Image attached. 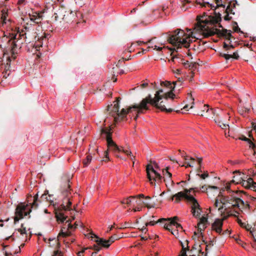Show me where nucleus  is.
Wrapping results in <instances>:
<instances>
[{
  "label": "nucleus",
  "mask_w": 256,
  "mask_h": 256,
  "mask_svg": "<svg viewBox=\"0 0 256 256\" xmlns=\"http://www.w3.org/2000/svg\"><path fill=\"white\" fill-rule=\"evenodd\" d=\"M130 58H128V59H127V58H122V59L120 60H118V64H116V66H117L118 67H119V66L122 64V62H124V61L127 60H130Z\"/></svg>",
  "instance_id": "55"
},
{
  "label": "nucleus",
  "mask_w": 256,
  "mask_h": 256,
  "mask_svg": "<svg viewBox=\"0 0 256 256\" xmlns=\"http://www.w3.org/2000/svg\"><path fill=\"white\" fill-rule=\"evenodd\" d=\"M250 189L256 192V182L253 181V182L250 184Z\"/></svg>",
  "instance_id": "56"
},
{
  "label": "nucleus",
  "mask_w": 256,
  "mask_h": 256,
  "mask_svg": "<svg viewBox=\"0 0 256 256\" xmlns=\"http://www.w3.org/2000/svg\"><path fill=\"white\" fill-rule=\"evenodd\" d=\"M190 67H189L190 69H194L196 68L197 66V64L196 62H191L190 63Z\"/></svg>",
  "instance_id": "61"
},
{
  "label": "nucleus",
  "mask_w": 256,
  "mask_h": 256,
  "mask_svg": "<svg viewBox=\"0 0 256 256\" xmlns=\"http://www.w3.org/2000/svg\"><path fill=\"white\" fill-rule=\"evenodd\" d=\"M66 16L64 18L63 22L67 24H72L75 22L76 24L80 23V22L77 20L78 14H80V12H66Z\"/></svg>",
  "instance_id": "14"
},
{
  "label": "nucleus",
  "mask_w": 256,
  "mask_h": 256,
  "mask_svg": "<svg viewBox=\"0 0 256 256\" xmlns=\"http://www.w3.org/2000/svg\"><path fill=\"white\" fill-rule=\"evenodd\" d=\"M132 228V224L130 222H126L124 223V224L122 227L120 228H119L122 229V228Z\"/></svg>",
  "instance_id": "48"
},
{
  "label": "nucleus",
  "mask_w": 256,
  "mask_h": 256,
  "mask_svg": "<svg viewBox=\"0 0 256 256\" xmlns=\"http://www.w3.org/2000/svg\"><path fill=\"white\" fill-rule=\"evenodd\" d=\"M202 6L206 7V6H208L209 8H213L214 6H213L212 4H210L208 2H207L206 0H202Z\"/></svg>",
  "instance_id": "43"
},
{
  "label": "nucleus",
  "mask_w": 256,
  "mask_h": 256,
  "mask_svg": "<svg viewBox=\"0 0 256 256\" xmlns=\"http://www.w3.org/2000/svg\"><path fill=\"white\" fill-rule=\"evenodd\" d=\"M219 199L217 198L216 199L215 202L214 204V206L216 208H217L218 206L219 205L221 204H220V202H218Z\"/></svg>",
  "instance_id": "63"
},
{
  "label": "nucleus",
  "mask_w": 256,
  "mask_h": 256,
  "mask_svg": "<svg viewBox=\"0 0 256 256\" xmlns=\"http://www.w3.org/2000/svg\"><path fill=\"white\" fill-rule=\"evenodd\" d=\"M204 109L202 111H204L206 110V114H205V116L208 117V114H212L214 115V116H215V115H216V116L218 114V110H214L212 108L209 109L208 108V106L204 105Z\"/></svg>",
  "instance_id": "32"
},
{
  "label": "nucleus",
  "mask_w": 256,
  "mask_h": 256,
  "mask_svg": "<svg viewBox=\"0 0 256 256\" xmlns=\"http://www.w3.org/2000/svg\"><path fill=\"white\" fill-rule=\"evenodd\" d=\"M15 34H16V36L18 38H22L21 40L24 39V42L27 44L30 43L33 40H34V38H30V36H28L26 32H24L23 30H22L21 31L18 30L16 33H15Z\"/></svg>",
  "instance_id": "22"
},
{
  "label": "nucleus",
  "mask_w": 256,
  "mask_h": 256,
  "mask_svg": "<svg viewBox=\"0 0 256 256\" xmlns=\"http://www.w3.org/2000/svg\"><path fill=\"white\" fill-rule=\"evenodd\" d=\"M132 200H136V196H130L126 199V204L129 205L132 202Z\"/></svg>",
  "instance_id": "44"
},
{
  "label": "nucleus",
  "mask_w": 256,
  "mask_h": 256,
  "mask_svg": "<svg viewBox=\"0 0 256 256\" xmlns=\"http://www.w3.org/2000/svg\"><path fill=\"white\" fill-rule=\"evenodd\" d=\"M228 213V216H224V217H228V216H234V217H236V218H238V216L236 215V214H238V212L236 211H235L234 212H227Z\"/></svg>",
  "instance_id": "45"
},
{
  "label": "nucleus",
  "mask_w": 256,
  "mask_h": 256,
  "mask_svg": "<svg viewBox=\"0 0 256 256\" xmlns=\"http://www.w3.org/2000/svg\"><path fill=\"white\" fill-rule=\"evenodd\" d=\"M43 19L42 12V14H36V16H33L30 20H33L36 24H39L41 22V20Z\"/></svg>",
  "instance_id": "34"
},
{
  "label": "nucleus",
  "mask_w": 256,
  "mask_h": 256,
  "mask_svg": "<svg viewBox=\"0 0 256 256\" xmlns=\"http://www.w3.org/2000/svg\"><path fill=\"white\" fill-rule=\"evenodd\" d=\"M156 38H152L151 39H150V40H148V42H144V41H140V40H138L136 42V43L138 44V45H140L141 44H150L152 42V40H154V39Z\"/></svg>",
  "instance_id": "47"
},
{
  "label": "nucleus",
  "mask_w": 256,
  "mask_h": 256,
  "mask_svg": "<svg viewBox=\"0 0 256 256\" xmlns=\"http://www.w3.org/2000/svg\"><path fill=\"white\" fill-rule=\"evenodd\" d=\"M163 90L160 89L156 92L154 98H152L150 94L146 98H143L141 100L140 112H142V110H150L148 102L154 104H155L156 102L160 101L163 98H164V94H163Z\"/></svg>",
  "instance_id": "6"
},
{
  "label": "nucleus",
  "mask_w": 256,
  "mask_h": 256,
  "mask_svg": "<svg viewBox=\"0 0 256 256\" xmlns=\"http://www.w3.org/2000/svg\"><path fill=\"white\" fill-rule=\"evenodd\" d=\"M168 167H167L166 169L163 170V174L164 176L167 175L168 176L170 182L171 183L172 186H173L174 184V182L171 180L172 174L168 171Z\"/></svg>",
  "instance_id": "38"
},
{
  "label": "nucleus",
  "mask_w": 256,
  "mask_h": 256,
  "mask_svg": "<svg viewBox=\"0 0 256 256\" xmlns=\"http://www.w3.org/2000/svg\"><path fill=\"white\" fill-rule=\"evenodd\" d=\"M48 194V190L45 191L44 194H42V196H41L40 199H41V200H46V201L50 202V204H52V202H53V200H51V197L52 196V195L48 194V197H49V198H48V197L47 196Z\"/></svg>",
  "instance_id": "36"
},
{
  "label": "nucleus",
  "mask_w": 256,
  "mask_h": 256,
  "mask_svg": "<svg viewBox=\"0 0 256 256\" xmlns=\"http://www.w3.org/2000/svg\"><path fill=\"white\" fill-rule=\"evenodd\" d=\"M197 175L198 176L201 178L204 179V180L208 176V174L207 172L204 174H198Z\"/></svg>",
  "instance_id": "54"
},
{
  "label": "nucleus",
  "mask_w": 256,
  "mask_h": 256,
  "mask_svg": "<svg viewBox=\"0 0 256 256\" xmlns=\"http://www.w3.org/2000/svg\"><path fill=\"white\" fill-rule=\"evenodd\" d=\"M190 199L192 200L191 202L192 204V214L193 216L196 218H200V213L202 212V209L200 208V206L195 198H190Z\"/></svg>",
  "instance_id": "16"
},
{
  "label": "nucleus",
  "mask_w": 256,
  "mask_h": 256,
  "mask_svg": "<svg viewBox=\"0 0 256 256\" xmlns=\"http://www.w3.org/2000/svg\"><path fill=\"white\" fill-rule=\"evenodd\" d=\"M216 3L217 7H222L225 8L226 6L222 4V0H216Z\"/></svg>",
  "instance_id": "49"
},
{
  "label": "nucleus",
  "mask_w": 256,
  "mask_h": 256,
  "mask_svg": "<svg viewBox=\"0 0 256 256\" xmlns=\"http://www.w3.org/2000/svg\"><path fill=\"white\" fill-rule=\"evenodd\" d=\"M218 198L220 200V204H222L221 206H220V207L218 208V210L222 213V215H224L225 213V210H226V208H224V211H223V209L224 207L226 206V205L228 204H229V202L230 201V196H224L222 194V192H220L218 196Z\"/></svg>",
  "instance_id": "17"
},
{
  "label": "nucleus",
  "mask_w": 256,
  "mask_h": 256,
  "mask_svg": "<svg viewBox=\"0 0 256 256\" xmlns=\"http://www.w3.org/2000/svg\"><path fill=\"white\" fill-rule=\"evenodd\" d=\"M220 18H214V16H208L202 20H198L194 29L202 32L204 37L208 38L210 36L216 34L219 37H224L226 39L230 40L232 36L231 31L226 29L219 30L218 28H211L208 25H212L217 24L220 20Z\"/></svg>",
  "instance_id": "2"
},
{
  "label": "nucleus",
  "mask_w": 256,
  "mask_h": 256,
  "mask_svg": "<svg viewBox=\"0 0 256 256\" xmlns=\"http://www.w3.org/2000/svg\"><path fill=\"white\" fill-rule=\"evenodd\" d=\"M102 134H106V140L107 142V145L108 150H112L114 152H121V148L118 147L116 144L112 140V132L110 128H102L101 130Z\"/></svg>",
  "instance_id": "11"
},
{
  "label": "nucleus",
  "mask_w": 256,
  "mask_h": 256,
  "mask_svg": "<svg viewBox=\"0 0 256 256\" xmlns=\"http://www.w3.org/2000/svg\"><path fill=\"white\" fill-rule=\"evenodd\" d=\"M122 152L126 154V155H128L129 156H131L132 152L128 150H124L122 148H121Z\"/></svg>",
  "instance_id": "51"
},
{
  "label": "nucleus",
  "mask_w": 256,
  "mask_h": 256,
  "mask_svg": "<svg viewBox=\"0 0 256 256\" xmlns=\"http://www.w3.org/2000/svg\"><path fill=\"white\" fill-rule=\"evenodd\" d=\"M225 188L230 194V198L229 200L230 201L229 204H231L232 207L240 208V205L244 206V202L240 198V194L242 193L245 194L244 191L231 190L230 184L226 186Z\"/></svg>",
  "instance_id": "5"
},
{
  "label": "nucleus",
  "mask_w": 256,
  "mask_h": 256,
  "mask_svg": "<svg viewBox=\"0 0 256 256\" xmlns=\"http://www.w3.org/2000/svg\"><path fill=\"white\" fill-rule=\"evenodd\" d=\"M168 42L176 48L177 49L181 48L182 46L188 48L190 46V44L192 42V40H188L182 39V40L179 36L176 35L175 31L172 34H170L168 38Z\"/></svg>",
  "instance_id": "9"
},
{
  "label": "nucleus",
  "mask_w": 256,
  "mask_h": 256,
  "mask_svg": "<svg viewBox=\"0 0 256 256\" xmlns=\"http://www.w3.org/2000/svg\"><path fill=\"white\" fill-rule=\"evenodd\" d=\"M253 182V179L251 178H248L246 180L245 178L242 180V182H240V184H241L242 186L246 188L250 189V184Z\"/></svg>",
  "instance_id": "31"
},
{
  "label": "nucleus",
  "mask_w": 256,
  "mask_h": 256,
  "mask_svg": "<svg viewBox=\"0 0 256 256\" xmlns=\"http://www.w3.org/2000/svg\"><path fill=\"white\" fill-rule=\"evenodd\" d=\"M174 52H172L171 54V56L172 58L170 60H169L168 62H172L174 64H176L177 63H181L182 64L184 59L179 54H174Z\"/></svg>",
  "instance_id": "26"
},
{
  "label": "nucleus",
  "mask_w": 256,
  "mask_h": 256,
  "mask_svg": "<svg viewBox=\"0 0 256 256\" xmlns=\"http://www.w3.org/2000/svg\"><path fill=\"white\" fill-rule=\"evenodd\" d=\"M182 78H178L177 81L174 82H173V85H174L173 86H172V84L170 83V82H167V81H166L165 82H161V85L162 86L164 85L166 87H170V88H172V89H174L176 86V84L178 83H180V86H182Z\"/></svg>",
  "instance_id": "28"
},
{
  "label": "nucleus",
  "mask_w": 256,
  "mask_h": 256,
  "mask_svg": "<svg viewBox=\"0 0 256 256\" xmlns=\"http://www.w3.org/2000/svg\"><path fill=\"white\" fill-rule=\"evenodd\" d=\"M92 158V153L87 156L86 159L83 161V164L84 166H88V164L91 162Z\"/></svg>",
  "instance_id": "40"
},
{
  "label": "nucleus",
  "mask_w": 256,
  "mask_h": 256,
  "mask_svg": "<svg viewBox=\"0 0 256 256\" xmlns=\"http://www.w3.org/2000/svg\"><path fill=\"white\" fill-rule=\"evenodd\" d=\"M145 206H146L148 208H153L154 206H150V205L148 202L147 200H145L144 202H142Z\"/></svg>",
  "instance_id": "57"
},
{
  "label": "nucleus",
  "mask_w": 256,
  "mask_h": 256,
  "mask_svg": "<svg viewBox=\"0 0 256 256\" xmlns=\"http://www.w3.org/2000/svg\"><path fill=\"white\" fill-rule=\"evenodd\" d=\"M71 178L72 176L70 175H64L61 178L62 184L64 186L61 194L62 203L58 209L55 210L56 220L60 222L64 223L67 218V216H65L64 212L72 210L70 208L72 197L70 184Z\"/></svg>",
  "instance_id": "1"
},
{
  "label": "nucleus",
  "mask_w": 256,
  "mask_h": 256,
  "mask_svg": "<svg viewBox=\"0 0 256 256\" xmlns=\"http://www.w3.org/2000/svg\"><path fill=\"white\" fill-rule=\"evenodd\" d=\"M150 105L158 108V109H160V110L162 111H163V112H172V111H175L177 113H179L180 112V110H174L172 108H166V106H164V102L163 101H158L156 102L155 104H151L150 102H148V106H150Z\"/></svg>",
  "instance_id": "19"
},
{
  "label": "nucleus",
  "mask_w": 256,
  "mask_h": 256,
  "mask_svg": "<svg viewBox=\"0 0 256 256\" xmlns=\"http://www.w3.org/2000/svg\"><path fill=\"white\" fill-rule=\"evenodd\" d=\"M240 139L246 142L249 144V147L252 148L254 152V155L256 154L254 149L256 148V144L252 140H250V139L246 138L243 135L240 138Z\"/></svg>",
  "instance_id": "29"
},
{
  "label": "nucleus",
  "mask_w": 256,
  "mask_h": 256,
  "mask_svg": "<svg viewBox=\"0 0 256 256\" xmlns=\"http://www.w3.org/2000/svg\"><path fill=\"white\" fill-rule=\"evenodd\" d=\"M98 246H99V245L97 246V245L94 244V245L93 246V248H93L94 250H96V252H98L100 251V248H100V247H99Z\"/></svg>",
  "instance_id": "60"
},
{
  "label": "nucleus",
  "mask_w": 256,
  "mask_h": 256,
  "mask_svg": "<svg viewBox=\"0 0 256 256\" xmlns=\"http://www.w3.org/2000/svg\"><path fill=\"white\" fill-rule=\"evenodd\" d=\"M250 234L252 236L254 242H256V234L255 232H253V231H250Z\"/></svg>",
  "instance_id": "64"
},
{
  "label": "nucleus",
  "mask_w": 256,
  "mask_h": 256,
  "mask_svg": "<svg viewBox=\"0 0 256 256\" xmlns=\"http://www.w3.org/2000/svg\"><path fill=\"white\" fill-rule=\"evenodd\" d=\"M2 17H1V18L2 20V24H6V16H7V14H6V12H4V11H2Z\"/></svg>",
  "instance_id": "50"
},
{
  "label": "nucleus",
  "mask_w": 256,
  "mask_h": 256,
  "mask_svg": "<svg viewBox=\"0 0 256 256\" xmlns=\"http://www.w3.org/2000/svg\"><path fill=\"white\" fill-rule=\"evenodd\" d=\"M234 176H233V180L230 181V182L226 183L227 184H230H230L233 183L234 184H240V182H242V180L244 178H246L247 176H246L244 174L241 173L238 170H236L234 172Z\"/></svg>",
  "instance_id": "18"
},
{
  "label": "nucleus",
  "mask_w": 256,
  "mask_h": 256,
  "mask_svg": "<svg viewBox=\"0 0 256 256\" xmlns=\"http://www.w3.org/2000/svg\"><path fill=\"white\" fill-rule=\"evenodd\" d=\"M227 218V217H224L222 219L217 218L212 224V230L216 231L217 233L221 234L222 231V226H223V220Z\"/></svg>",
  "instance_id": "20"
},
{
  "label": "nucleus",
  "mask_w": 256,
  "mask_h": 256,
  "mask_svg": "<svg viewBox=\"0 0 256 256\" xmlns=\"http://www.w3.org/2000/svg\"><path fill=\"white\" fill-rule=\"evenodd\" d=\"M86 236L88 238H91L92 240L93 238H96L94 240L96 242L98 245L102 247L105 248H108L110 245L113 243L116 240H119L122 236H120L116 234L111 236L108 240H106L102 238H100L98 236L93 234L92 232L88 234Z\"/></svg>",
  "instance_id": "8"
},
{
  "label": "nucleus",
  "mask_w": 256,
  "mask_h": 256,
  "mask_svg": "<svg viewBox=\"0 0 256 256\" xmlns=\"http://www.w3.org/2000/svg\"><path fill=\"white\" fill-rule=\"evenodd\" d=\"M220 56L226 60H229L230 58H232L234 59L238 60L239 58V56L237 52H234L232 54H220Z\"/></svg>",
  "instance_id": "33"
},
{
  "label": "nucleus",
  "mask_w": 256,
  "mask_h": 256,
  "mask_svg": "<svg viewBox=\"0 0 256 256\" xmlns=\"http://www.w3.org/2000/svg\"><path fill=\"white\" fill-rule=\"evenodd\" d=\"M22 30H24V32H26L28 36H30L31 34H34L33 37L34 40L36 41L35 44V46L36 48L42 46L44 42H46L48 38L50 37V34H46L45 32H44L41 36H36L35 34L36 32H33V31H34V29L31 26H25Z\"/></svg>",
  "instance_id": "7"
},
{
  "label": "nucleus",
  "mask_w": 256,
  "mask_h": 256,
  "mask_svg": "<svg viewBox=\"0 0 256 256\" xmlns=\"http://www.w3.org/2000/svg\"><path fill=\"white\" fill-rule=\"evenodd\" d=\"M234 24H236V26H234V27H233L234 30L235 32H240L243 33V32L240 30V28L238 26L237 23L236 22H234Z\"/></svg>",
  "instance_id": "53"
},
{
  "label": "nucleus",
  "mask_w": 256,
  "mask_h": 256,
  "mask_svg": "<svg viewBox=\"0 0 256 256\" xmlns=\"http://www.w3.org/2000/svg\"><path fill=\"white\" fill-rule=\"evenodd\" d=\"M168 220L170 221V223L168 224H165L164 228L165 229L168 230V231H170L172 230V226H173V224H171V220Z\"/></svg>",
  "instance_id": "46"
},
{
  "label": "nucleus",
  "mask_w": 256,
  "mask_h": 256,
  "mask_svg": "<svg viewBox=\"0 0 256 256\" xmlns=\"http://www.w3.org/2000/svg\"><path fill=\"white\" fill-rule=\"evenodd\" d=\"M171 88L172 90L170 92L164 93V99L166 100L168 98L173 100L175 97V94L172 92L174 89H172V88Z\"/></svg>",
  "instance_id": "39"
},
{
  "label": "nucleus",
  "mask_w": 256,
  "mask_h": 256,
  "mask_svg": "<svg viewBox=\"0 0 256 256\" xmlns=\"http://www.w3.org/2000/svg\"><path fill=\"white\" fill-rule=\"evenodd\" d=\"M8 38H9L8 40V49L12 54L14 53L18 48H21L22 44L24 43V39L21 40L22 38H18L15 33L9 34Z\"/></svg>",
  "instance_id": "10"
},
{
  "label": "nucleus",
  "mask_w": 256,
  "mask_h": 256,
  "mask_svg": "<svg viewBox=\"0 0 256 256\" xmlns=\"http://www.w3.org/2000/svg\"><path fill=\"white\" fill-rule=\"evenodd\" d=\"M66 13V11L64 8H59L56 12H54L53 16L56 21L60 20H61L63 21Z\"/></svg>",
  "instance_id": "24"
},
{
  "label": "nucleus",
  "mask_w": 256,
  "mask_h": 256,
  "mask_svg": "<svg viewBox=\"0 0 256 256\" xmlns=\"http://www.w3.org/2000/svg\"><path fill=\"white\" fill-rule=\"evenodd\" d=\"M120 99V97L117 98L116 100L114 102V105L112 104L108 105L106 108L108 114L114 118V120L115 123L126 120L127 114L132 112V109H134L136 112V114L134 118L135 120H137L139 114H144L146 111L149 110H142V112H140V102L139 104H134L129 106L128 109L122 108L121 111L119 112V102Z\"/></svg>",
  "instance_id": "3"
},
{
  "label": "nucleus",
  "mask_w": 256,
  "mask_h": 256,
  "mask_svg": "<svg viewBox=\"0 0 256 256\" xmlns=\"http://www.w3.org/2000/svg\"><path fill=\"white\" fill-rule=\"evenodd\" d=\"M214 118L212 117V118H214V120L218 126H219L222 129H226L227 128H229V126L228 124H224L222 122V121L220 120V118L218 116V114L216 116V115H215L214 116Z\"/></svg>",
  "instance_id": "30"
},
{
  "label": "nucleus",
  "mask_w": 256,
  "mask_h": 256,
  "mask_svg": "<svg viewBox=\"0 0 256 256\" xmlns=\"http://www.w3.org/2000/svg\"><path fill=\"white\" fill-rule=\"evenodd\" d=\"M165 220H166V219L164 218H160V219H159L158 220H157L156 222H155L154 220H150V222H146V226H148L149 225L154 226L156 224L162 222V221H165Z\"/></svg>",
  "instance_id": "41"
},
{
  "label": "nucleus",
  "mask_w": 256,
  "mask_h": 256,
  "mask_svg": "<svg viewBox=\"0 0 256 256\" xmlns=\"http://www.w3.org/2000/svg\"><path fill=\"white\" fill-rule=\"evenodd\" d=\"M52 256H62V254L58 250L54 251Z\"/></svg>",
  "instance_id": "59"
},
{
  "label": "nucleus",
  "mask_w": 256,
  "mask_h": 256,
  "mask_svg": "<svg viewBox=\"0 0 256 256\" xmlns=\"http://www.w3.org/2000/svg\"><path fill=\"white\" fill-rule=\"evenodd\" d=\"M250 108H246L245 106L244 107H239L238 109V112L239 114L242 116H245V114L248 113L250 111Z\"/></svg>",
  "instance_id": "37"
},
{
  "label": "nucleus",
  "mask_w": 256,
  "mask_h": 256,
  "mask_svg": "<svg viewBox=\"0 0 256 256\" xmlns=\"http://www.w3.org/2000/svg\"><path fill=\"white\" fill-rule=\"evenodd\" d=\"M146 170L148 178L150 182L152 184H154L153 182H152V180L158 182H162V177L159 173L154 170L151 164H148L146 166Z\"/></svg>",
  "instance_id": "12"
},
{
  "label": "nucleus",
  "mask_w": 256,
  "mask_h": 256,
  "mask_svg": "<svg viewBox=\"0 0 256 256\" xmlns=\"http://www.w3.org/2000/svg\"><path fill=\"white\" fill-rule=\"evenodd\" d=\"M38 201V194H36L34 197L31 195L28 196L26 204L22 202L19 204L16 208L14 223L16 224L20 219L23 218L24 216L29 214L32 212V208H36Z\"/></svg>",
  "instance_id": "4"
},
{
  "label": "nucleus",
  "mask_w": 256,
  "mask_h": 256,
  "mask_svg": "<svg viewBox=\"0 0 256 256\" xmlns=\"http://www.w3.org/2000/svg\"><path fill=\"white\" fill-rule=\"evenodd\" d=\"M174 198H176V202H179L182 198H184L190 203L192 202V200L190 199V198H194L193 196L186 194H184L183 192H178L177 194L173 195L171 198V200H174Z\"/></svg>",
  "instance_id": "21"
},
{
  "label": "nucleus",
  "mask_w": 256,
  "mask_h": 256,
  "mask_svg": "<svg viewBox=\"0 0 256 256\" xmlns=\"http://www.w3.org/2000/svg\"><path fill=\"white\" fill-rule=\"evenodd\" d=\"M176 33V35L179 36V38H180L182 40L185 39L188 40H190V38H195L196 36H194V32H191L190 35L189 34L188 36H187V34H186L184 30H180V29H177L176 30H174Z\"/></svg>",
  "instance_id": "23"
},
{
  "label": "nucleus",
  "mask_w": 256,
  "mask_h": 256,
  "mask_svg": "<svg viewBox=\"0 0 256 256\" xmlns=\"http://www.w3.org/2000/svg\"><path fill=\"white\" fill-rule=\"evenodd\" d=\"M188 243L189 242L188 240H184V242L180 241V244L182 247V249L180 251V254L179 256H187L186 252L190 251Z\"/></svg>",
  "instance_id": "25"
},
{
  "label": "nucleus",
  "mask_w": 256,
  "mask_h": 256,
  "mask_svg": "<svg viewBox=\"0 0 256 256\" xmlns=\"http://www.w3.org/2000/svg\"><path fill=\"white\" fill-rule=\"evenodd\" d=\"M74 228V226L71 224L70 220H66V222L64 224L62 228L61 231L58 235V238L60 236L66 237L70 234V232L68 231L70 229H72Z\"/></svg>",
  "instance_id": "15"
},
{
  "label": "nucleus",
  "mask_w": 256,
  "mask_h": 256,
  "mask_svg": "<svg viewBox=\"0 0 256 256\" xmlns=\"http://www.w3.org/2000/svg\"><path fill=\"white\" fill-rule=\"evenodd\" d=\"M236 221L238 223L240 226L243 228V226H245V223L242 222V220H240V218H237Z\"/></svg>",
  "instance_id": "58"
},
{
  "label": "nucleus",
  "mask_w": 256,
  "mask_h": 256,
  "mask_svg": "<svg viewBox=\"0 0 256 256\" xmlns=\"http://www.w3.org/2000/svg\"><path fill=\"white\" fill-rule=\"evenodd\" d=\"M104 156L105 157L104 158V159L102 160V162H108L110 160L109 158H108V151H106L104 152Z\"/></svg>",
  "instance_id": "52"
},
{
  "label": "nucleus",
  "mask_w": 256,
  "mask_h": 256,
  "mask_svg": "<svg viewBox=\"0 0 256 256\" xmlns=\"http://www.w3.org/2000/svg\"><path fill=\"white\" fill-rule=\"evenodd\" d=\"M200 221L198 224V230L199 232H194V235L192 236L193 240H194L197 236L198 238H202L203 235L202 232V228H201V225L202 224L203 228L205 229L206 227V224L208 222V218L206 217L202 216V218H200Z\"/></svg>",
  "instance_id": "13"
},
{
  "label": "nucleus",
  "mask_w": 256,
  "mask_h": 256,
  "mask_svg": "<svg viewBox=\"0 0 256 256\" xmlns=\"http://www.w3.org/2000/svg\"><path fill=\"white\" fill-rule=\"evenodd\" d=\"M178 220V216H174V218H170L166 219L167 220H171V224H173V226H175L178 229H182V225L180 224H178L176 222V220Z\"/></svg>",
  "instance_id": "35"
},
{
  "label": "nucleus",
  "mask_w": 256,
  "mask_h": 256,
  "mask_svg": "<svg viewBox=\"0 0 256 256\" xmlns=\"http://www.w3.org/2000/svg\"><path fill=\"white\" fill-rule=\"evenodd\" d=\"M17 230L18 232H20V234L22 235H23L24 234H27L26 232V228L25 227H24V224H21V228H18Z\"/></svg>",
  "instance_id": "42"
},
{
  "label": "nucleus",
  "mask_w": 256,
  "mask_h": 256,
  "mask_svg": "<svg viewBox=\"0 0 256 256\" xmlns=\"http://www.w3.org/2000/svg\"><path fill=\"white\" fill-rule=\"evenodd\" d=\"M237 4V1L236 0H232L228 2V4L226 7V12L228 14H234V12H233L232 9L236 8Z\"/></svg>",
  "instance_id": "27"
},
{
  "label": "nucleus",
  "mask_w": 256,
  "mask_h": 256,
  "mask_svg": "<svg viewBox=\"0 0 256 256\" xmlns=\"http://www.w3.org/2000/svg\"><path fill=\"white\" fill-rule=\"evenodd\" d=\"M182 64L186 68L190 67V64L188 62V61H186V62L184 61Z\"/></svg>",
  "instance_id": "62"
}]
</instances>
